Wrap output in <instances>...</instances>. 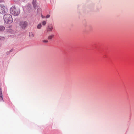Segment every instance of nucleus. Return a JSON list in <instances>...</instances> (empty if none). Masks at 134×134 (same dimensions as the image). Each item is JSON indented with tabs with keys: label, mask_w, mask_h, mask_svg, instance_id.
Wrapping results in <instances>:
<instances>
[{
	"label": "nucleus",
	"mask_w": 134,
	"mask_h": 134,
	"mask_svg": "<svg viewBox=\"0 0 134 134\" xmlns=\"http://www.w3.org/2000/svg\"><path fill=\"white\" fill-rule=\"evenodd\" d=\"M3 18L5 22L7 23H11L13 21L12 16L9 14H5Z\"/></svg>",
	"instance_id": "nucleus-1"
},
{
	"label": "nucleus",
	"mask_w": 134,
	"mask_h": 134,
	"mask_svg": "<svg viewBox=\"0 0 134 134\" xmlns=\"http://www.w3.org/2000/svg\"><path fill=\"white\" fill-rule=\"evenodd\" d=\"M10 13L13 15L17 16L20 13V10L17 9L15 6H12L10 9Z\"/></svg>",
	"instance_id": "nucleus-2"
},
{
	"label": "nucleus",
	"mask_w": 134,
	"mask_h": 134,
	"mask_svg": "<svg viewBox=\"0 0 134 134\" xmlns=\"http://www.w3.org/2000/svg\"><path fill=\"white\" fill-rule=\"evenodd\" d=\"M7 11V8L6 7L3 5H0V13L4 14Z\"/></svg>",
	"instance_id": "nucleus-3"
},
{
	"label": "nucleus",
	"mask_w": 134,
	"mask_h": 134,
	"mask_svg": "<svg viewBox=\"0 0 134 134\" xmlns=\"http://www.w3.org/2000/svg\"><path fill=\"white\" fill-rule=\"evenodd\" d=\"M27 22L23 21L21 22L20 24V25L22 28L24 29L27 26Z\"/></svg>",
	"instance_id": "nucleus-4"
},
{
	"label": "nucleus",
	"mask_w": 134,
	"mask_h": 134,
	"mask_svg": "<svg viewBox=\"0 0 134 134\" xmlns=\"http://www.w3.org/2000/svg\"><path fill=\"white\" fill-rule=\"evenodd\" d=\"M0 100L3 101V98L2 91V89L1 88H0Z\"/></svg>",
	"instance_id": "nucleus-5"
},
{
	"label": "nucleus",
	"mask_w": 134,
	"mask_h": 134,
	"mask_svg": "<svg viewBox=\"0 0 134 134\" xmlns=\"http://www.w3.org/2000/svg\"><path fill=\"white\" fill-rule=\"evenodd\" d=\"M29 36L30 37L32 38L34 37V34L32 32H30L29 33Z\"/></svg>",
	"instance_id": "nucleus-6"
},
{
	"label": "nucleus",
	"mask_w": 134,
	"mask_h": 134,
	"mask_svg": "<svg viewBox=\"0 0 134 134\" xmlns=\"http://www.w3.org/2000/svg\"><path fill=\"white\" fill-rule=\"evenodd\" d=\"M53 29L52 26L51 25L49 26L48 28L47 31H51Z\"/></svg>",
	"instance_id": "nucleus-7"
},
{
	"label": "nucleus",
	"mask_w": 134,
	"mask_h": 134,
	"mask_svg": "<svg viewBox=\"0 0 134 134\" xmlns=\"http://www.w3.org/2000/svg\"><path fill=\"white\" fill-rule=\"evenodd\" d=\"M36 1V0H33L32 2L33 6L35 8L36 6V4L35 3Z\"/></svg>",
	"instance_id": "nucleus-8"
},
{
	"label": "nucleus",
	"mask_w": 134,
	"mask_h": 134,
	"mask_svg": "<svg viewBox=\"0 0 134 134\" xmlns=\"http://www.w3.org/2000/svg\"><path fill=\"white\" fill-rule=\"evenodd\" d=\"M5 29V27L3 26H0V31L4 30Z\"/></svg>",
	"instance_id": "nucleus-9"
},
{
	"label": "nucleus",
	"mask_w": 134,
	"mask_h": 134,
	"mask_svg": "<svg viewBox=\"0 0 134 134\" xmlns=\"http://www.w3.org/2000/svg\"><path fill=\"white\" fill-rule=\"evenodd\" d=\"M42 26V25L41 23L39 24L37 26V28L38 29H40Z\"/></svg>",
	"instance_id": "nucleus-10"
},
{
	"label": "nucleus",
	"mask_w": 134,
	"mask_h": 134,
	"mask_svg": "<svg viewBox=\"0 0 134 134\" xmlns=\"http://www.w3.org/2000/svg\"><path fill=\"white\" fill-rule=\"evenodd\" d=\"M53 37V35H50L48 37V39H51Z\"/></svg>",
	"instance_id": "nucleus-11"
},
{
	"label": "nucleus",
	"mask_w": 134,
	"mask_h": 134,
	"mask_svg": "<svg viewBox=\"0 0 134 134\" xmlns=\"http://www.w3.org/2000/svg\"><path fill=\"white\" fill-rule=\"evenodd\" d=\"M42 41L44 43H48V41L47 40H42Z\"/></svg>",
	"instance_id": "nucleus-12"
},
{
	"label": "nucleus",
	"mask_w": 134,
	"mask_h": 134,
	"mask_svg": "<svg viewBox=\"0 0 134 134\" xmlns=\"http://www.w3.org/2000/svg\"><path fill=\"white\" fill-rule=\"evenodd\" d=\"M46 23V22L45 21H43L42 23V24L43 25H44Z\"/></svg>",
	"instance_id": "nucleus-13"
},
{
	"label": "nucleus",
	"mask_w": 134,
	"mask_h": 134,
	"mask_svg": "<svg viewBox=\"0 0 134 134\" xmlns=\"http://www.w3.org/2000/svg\"><path fill=\"white\" fill-rule=\"evenodd\" d=\"M50 16V15H47L46 16V18H49Z\"/></svg>",
	"instance_id": "nucleus-14"
},
{
	"label": "nucleus",
	"mask_w": 134,
	"mask_h": 134,
	"mask_svg": "<svg viewBox=\"0 0 134 134\" xmlns=\"http://www.w3.org/2000/svg\"><path fill=\"white\" fill-rule=\"evenodd\" d=\"M42 17H43V16H42Z\"/></svg>",
	"instance_id": "nucleus-15"
},
{
	"label": "nucleus",
	"mask_w": 134,
	"mask_h": 134,
	"mask_svg": "<svg viewBox=\"0 0 134 134\" xmlns=\"http://www.w3.org/2000/svg\"><path fill=\"white\" fill-rule=\"evenodd\" d=\"M42 17H43V16H42Z\"/></svg>",
	"instance_id": "nucleus-16"
}]
</instances>
